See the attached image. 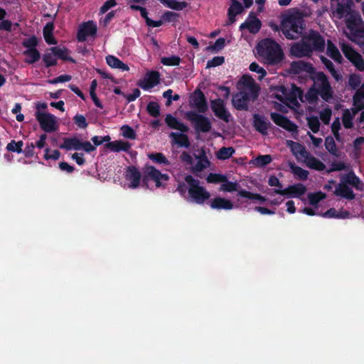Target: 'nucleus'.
Masks as SVG:
<instances>
[{
  "label": "nucleus",
  "mask_w": 364,
  "mask_h": 364,
  "mask_svg": "<svg viewBox=\"0 0 364 364\" xmlns=\"http://www.w3.org/2000/svg\"><path fill=\"white\" fill-rule=\"evenodd\" d=\"M124 177L127 181L130 182L129 187L136 188L140 184L141 180L144 185L147 186L149 181L155 182L156 187L164 186L161 181H167L169 179L168 174L162 173L159 170L153 166L146 165L143 170L141 176L139 170L134 166H129L125 171Z\"/></svg>",
  "instance_id": "nucleus-1"
},
{
  "label": "nucleus",
  "mask_w": 364,
  "mask_h": 364,
  "mask_svg": "<svg viewBox=\"0 0 364 364\" xmlns=\"http://www.w3.org/2000/svg\"><path fill=\"white\" fill-rule=\"evenodd\" d=\"M306 23L303 14L296 10L282 16V33L288 40H296L304 36Z\"/></svg>",
  "instance_id": "nucleus-2"
},
{
  "label": "nucleus",
  "mask_w": 364,
  "mask_h": 364,
  "mask_svg": "<svg viewBox=\"0 0 364 364\" xmlns=\"http://www.w3.org/2000/svg\"><path fill=\"white\" fill-rule=\"evenodd\" d=\"M348 185L360 191L364 190V183L355 175L354 171L351 170L346 174L341 176V182L336 185L333 194L349 200L354 199L355 194L353 189Z\"/></svg>",
  "instance_id": "nucleus-3"
},
{
  "label": "nucleus",
  "mask_w": 364,
  "mask_h": 364,
  "mask_svg": "<svg viewBox=\"0 0 364 364\" xmlns=\"http://www.w3.org/2000/svg\"><path fill=\"white\" fill-rule=\"evenodd\" d=\"M258 55L265 60L269 65L280 63L284 58V53L281 46L271 38H265L257 46Z\"/></svg>",
  "instance_id": "nucleus-4"
},
{
  "label": "nucleus",
  "mask_w": 364,
  "mask_h": 364,
  "mask_svg": "<svg viewBox=\"0 0 364 364\" xmlns=\"http://www.w3.org/2000/svg\"><path fill=\"white\" fill-rule=\"evenodd\" d=\"M185 181L188 185V193L191 200L197 204L202 205L210 197V193L200 186V181L194 178L191 175L185 176Z\"/></svg>",
  "instance_id": "nucleus-5"
},
{
  "label": "nucleus",
  "mask_w": 364,
  "mask_h": 364,
  "mask_svg": "<svg viewBox=\"0 0 364 364\" xmlns=\"http://www.w3.org/2000/svg\"><path fill=\"white\" fill-rule=\"evenodd\" d=\"M314 86L319 92L321 99L328 102L333 96V90L328 76L322 71L314 72L311 77Z\"/></svg>",
  "instance_id": "nucleus-6"
},
{
  "label": "nucleus",
  "mask_w": 364,
  "mask_h": 364,
  "mask_svg": "<svg viewBox=\"0 0 364 364\" xmlns=\"http://www.w3.org/2000/svg\"><path fill=\"white\" fill-rule=\"evenodd\" d=\"M346 24L350 33L348 38L355 41L357 38H364V22L358 12L355 11L346 18Z\"/></svg>",
  "instance_id": "nucleus-7"
},
{
  "label": "nucleus",
  "mask_w": 364,
  "mask_h": 364,
  "mask_svg": "<svg viewBox=\"0 0 364 364\" xmlns=\"http://www.w3.org/2000/svg\"><path fill=\"white\" fill-rule=\"evenodd\" d=\"M185 117L191 123L196 132L207 133L210 132L212 124L206 116L196 111H188L186 112Z\"/></svg>",
  "instance_id": "nucleus-8"
},
{
  "label": "nucleus",
  "mask_w": 364,
  "mask_h": 364,
  "mask_svg": "<svg viewBox=\"0 0 364 364\" xmlns=\"http://www.w3.org/2000/svg\"><path fill=\"white\" fill-rule=\"evenodd\" d=\"M352 0H331V11L333 17L341 20L350 16L355 11L352 9Z\"/></svg>",
  "instance_id": "nucleus-9"
},
{
  "label": "nucleus",
  "mask_w": 364,
  "mask_h": 364,
  "mask_svg": "<svg viewBox=\"0 0 364 364\" xmlns=\"http://www.w3.org/2000/svg\"><path fill=\"white\" fill-rule=\"evenodd\" d=\"M35 116L41 128L45 132L51 133L57 130L56 119L52 114L36 112Z\"/></svg>",
  "instance_id": "nucleus-10"
},
{
  "label": "nucleus",
  "mask_w": 364,
  "mask_h": 364,
  "mask_svg": "<svg viewBox=\"0 0 364 364\" xmlns=\"http://www.w3.org/2000/svg\"><path fill=\"white\" fill-rule=\"evenodd\" d=\"M341 50L345 57L352 63L357 70L361 72L364 71V60L358 52L348 44H343Z\"/></svg>",
  "instance_id": "nucleus-11"
},
{
  "label": "nucleus",
  "mask_w": 364,
  "mask_h": 364,
  "mask_svg": "<svg viewBox=\"0 0 364 364\" xmlns=\"http://www.w3.org/2000/svg\"><path fill=\"white\" fill-rule=\"evenodd\" d=\"M290 53L296 58L309 57L312 54V49L310 48V43L302 36L299 42L291 46Z\"/></svg>",
  "instance_id": "nucleus-12"
},
{
  "label": "nucleus",
  "mask_w": 364,
  "mask_h": 364,
  "mask_svg": "<svg viewBox=\"0 0 364 364\" xmlns=\"http://www.w3.org/2000/svg\"><path fill=\"white\" fill-rule=\"evenodd\" d=\"M306 41L310 43V48L314 51L323 52L325 49V40L323 37L316 31L311 30L309 33L304 36Z\"/></svg>",
  "instance_id": "nucleus-13"
},
{
  "label": "nucleus",
  "mask_w": 364,
  "mask_h": 364,
  "mask_svg": "<svg viewBox=\"0 0 364 364\" xmlns=\"http://www.w3.org/2000/svg\"><path fill=\"white\" fill-rule=\"evenodd\" d=\"M210 108L214 112V114L220 119L225 122H229L231 118V114L225 108L224 101L218 98L210 101Z\"/></svg>",
  "instance_id": "nucleus-14"
},
{
  "label": "nucleus",
  "mask_w": 364,
  "mask_h": 364,
  "mask_svg": "<svg viewBox=\"0 0 364 364\" xmlns=\"http://www.w3.org/2000/svg\"><path fill=\"white\" fill-rule=\"evenodd\" d=\"M96 23L92 21L84 22L79 27L77 33V39L79 42H84L88 36L94 37L97 33Z\"/></svg>",
  "instance_id": "nucleus-15"
},
{
  "label": "nucleus",
  "mask_w": 364,
  "mask_h": 364,
  "mask_svg": "<svg viewBox=\"0 0 364 364\" xmlns=\"http://www.w3.org/2000/svg\"><path fill=\"white\" fill-rule=\"evenodd\" d=\"M160 82V74L158 71H149L143 79L138 80L136 85L144 90H149Z\"/></svg>",
  "instance_id": "nucleus-16"
},
{
  "label": "nucleus",
  "mask_w": 364,
  "mask_h": 364,
  "mask_svg": "<svg viewBox=\"0 0 364 364\" xmlns=\"http://www.w3.org/2000/svg\"><path fill=\"white\" fill-rule=\"evenodd\" d=\"M262 27L261 21L256 16L255 14L251 11L246 21L240 26V30H248L250 33H257Z\"/></svg>",
  "instance_id": "nucleus-17"
},
{
  "label": "nucleus",
  "mask_w": 364,
  "mask_h": 364,
  "mask_svg": "<svg viewBox=\"0 0 364 364\" xmlns=\"http://www.w3.org/2000/svg\"><path fill=\"white\" fill-rule=\"evenodd\" d=\"M272 120L278 126L289 132H296L297 125L291 121L286 116L277 112H272L270 114Z\"/></svg>",
  "instance_id": "nucleus-18"
},
{
  "label": "nucleus",
  "mask_w": 364,
  "mask_h": 364,
  "mask_svg": "<svg viewBox=\"0 0 364 364\" xmlns=\"http://www.w3.org/2000/svg\"><path fill=\"white\" fill-rule=\"evenodd\" d=\"M306 191V188L305 186L302 183H296L291 186H288L284 189H274V193L282 195V196H288L292 198L300 197L304 195Z\"/></svg>",
  "instance_id": "nucleus-19"
},
{
  "label": "nucleus",
  "mask_w": 364,
  "mask_h": 364,
  "mask_svg": "<svg viewBox=\"0 0 364 364\" xmlns=\"http://www.w3.org/2000/svg\"><path fill=\"white\" fill-rule=\"evenodd\" d=\"M191 106L197 109L198 113H205L208 109V103L203 92L200 90L195 92L190 102Z\"/></svg>",
  "instance_id": "nucleus-20"
},
{
  "label": "nucleus",
  "mask_w": 364,
  "mask_h": 364,
  "mask_svg": "<svg viewBox=\"0 0 364 364\" xmlns=\"http://www.w3.org/2000/svg\"><path fill=\"white\" fill-rule=\"evenodd\" d=\"M250 100V95L246 92H240L235 94L232 99L233 106L237 110L247 111L248 109V101Z\"/></svg>",
  "instance_id": "nucleus-21"
},
{
  "label": "nucleus",
  "mask_w": 364,
  "mask_h": 364,
  "mask_svg": "<svg viewBox=\"0 0 364 364\" xmlns=\"http://www.w3.org/2000/svg\"><path fill=\"white\" fill-rule=\"evenodd\" d=\"M252 124L254 128L262 135H267L270 122L267 121L264 116L259 114H253Z\"/></svg>",
  "instance_id": "nucleus-22"
},
{
  "label": "nucleus",
  "mask_w": 364,
  "mask_h": 364,
  "mask_svg": "<svg viewBox=\"0 0 364 364\" xmlns=\"http://www.w3.org/2000/svg\"><path fill=\"white\" fill-rule=\"evenodd\" d=\"M165 122L168 127L179 130L181 132L187 133L189 131V128L187 125L184 124L171 114H168L166 116Z\"/></svg>",
  "instance_id": "nucleus-23"
},
{
  "label": "nucleus",
  "mask_w": 364,
  "mask_h": 364,
  "mask_svg": "<svg viewBox=\"0 0 364 364\" xmlns=\"http://www.w3.org/2000/svg\"><path fill=\"white\" fill-rule=\"evenodd\" d=\"M169 137L171 138L172 142L177 144L179 147L188 148L191 146V143L188 135L183 132H171L169 134Z\"/></svg>",
  "instance_id": "nucleus-24"
},
{
  "label": "nucleus",
  "mask_w": 364,
  "mask_h": 364,
  "mask_svg": "<svg viewBox=\"0 0 364 364\" xmlns=\"http://www.w3.org/2000/svg\"><path fill=\"white\" fill-rule=\"evenodd\" d=\"M105 147L114 152H119L121 151L128 152L131 148V144L128 141L122 140H115L105 144Z\"/></svg>",
  "instance_id": "nucleus-25"
},
{
  "label": "nucleus",
  "mask_w": 364,
  "mask_h": 364,
  "mask_svg": "<svg viewBox=\"0 0 364 364\" xmlns=\"http://www.w3.org/2000/svg\"><path fill=\"white\" fill-rule=\"evenodd\" d=\"M210 206L212 209L231 210L233 208V204L231 200L228 199L216 197L211 200Z\"/></svg>",
  "instance_id": "nucleus-26"
},
{
  "label": "nucleus",
  "mask_w": 364,
  "mask_h": 364,
  "mask_svg": "<svg viewBox=\"0 0 364 364\" xmlns=\"http://www.w3.org/2000/svg\"><path fill=\"white\" fill-rule=\"evenodd\" d=\"M306 166L311 169H314L318 171L325 170L326 165L319 159L312 156L310 153L304 159Z\"/></svg>",
  "instance_id": "nucleus-27"
},
{
  "label": "nucleus",
  "mask_w": 364,
  "mask_h": 364,
  "mask_svg": "<svg viewBox=\"0 0 364 364\" xmlns=\"http://www.w3.org/2000/svg\"><path fill=\"white\" fill-rule=\"evenodd\" d=\"M326 53L331 58H332L336 63H342L343 60V57L338 48L331 40L327 41Z\"/></svg>",
  "instance_id": "nucleus-28"
},
{
  "label": "nucleus",
  "mask_w": 364,
  "mask_h": 364,
  "mask_svg": "<svg viewBox=\"0 0 364 364\" xmlns=\"http://www.w3.org/2000/svg\"><path fill=\"white\" fill-rule=\"evenodd\" d=\"M241 81L245 86L247 87L250 89L253 100L257 99V97L259 95V88L255 84L253 78L250 75H245L242 77Z\"/></svg>",
  "instance_id": "nucleus-29"
},
{
  "label": "nucleus",
  "mask_w": 364,
  "mask_h": 364,
  "mask_svg": "<svg viewBox=\"0 0 364 364\" xmlns=\"http://www.w3.org/2000/svg\"><path fill=\"white\" fill-rule=\"evenodd\" d=\"M81 141L76 136L63 139V143L60 145V149L65 150H80Z\"/></svg>",
  "instance_id": "nucleus-30"
},
{
  "label": "nucleus",
  "mask_w": 364,
  "mask_h": 364,
  "mask_svg": "<svg viewBox=\"0 0 364 364\" xmlns=\"http://www.w3.org/2000/svg\"><path fill=\"white\" fill-rule=\"evenodd\" d=\"M49 50L54 54V55L63 60L69 61L72 63H76L75 59L69 56V50L65 47H51Z\"/></svg>",
  "instance_id": "nucleus-31"
},
{
  "label": "nucleus",
  "mask_w": 364,
  "mask_h": 364,
  "mask_svg": "<svg viewBox=\"0 0 364 364\" xmlns=\"http://www.w3.org/2000/svg\"><path fill=\"white\" fill-rule=\"evenodd\" d=\"M54 30V24L53 22L47 23L46 25L43 27V37L46 42L48 45H55L57 44V41L53 36V32Z\"/></svg>",
  "instance_id": "nucleus-32"
},
{
  "label": "nucleus",
  "mask_w": 364,
  "mask_h": 364,
  "mask_svg": "<svg viewBox=\"0 0 364 364\" xmlns=\"http://www.w3.org/2000/svg\"><path fill=\"white\" fill-rule=\"evenodd\" d=\"M356 92L353 96V105L357 108L358 111L364 109V104L363 100H364V82L361 85L360 88L356 89Z\"/></svg>",
  "instance_id": "nucleus-33"
},
{
  "label": "nucleus",
  "mask_w": 364,
  "mask_h": 364,
  "mask_svg": "<svg viewBox=\"0 0 364 364\" xmlns=\"http://www.w3.org/2000/svg\"><path fill=\"white\" fill-rule=\"evenodd\" d=\"M106 62L109 66L113 68H118L123 71L129 70V66L120 60L118 58L109 55L106 57Z\"/></svg>",
  "instance_id": "nucleus-34"
},
{
  "label": "nucleus",
  "mask_w": 364,
  "mask_h": 364,
  "mask_svg": "<svg viewBox=\"0 0 364 364\" xmlns=\"http://www.w3.org/2000/svg\"><path fill=\"white\" fill-rule=\"evenodd\" d=\"M161 4L175 11H181L186 9L188 4L186 1H177L176 0H159Z\"/></svg>",
  "instance_id": "nucleus-35"
},
{
  "label": "nucleus",
  "mask_w": 364,
  "mask_h": 364,
  "mask_svg": "<svg viewBox=\"0 0 364 364\" xmlns=\"http://www.w3.org/2000/svg\"><path fill=\"white\" fill-rule=\"evenodd\" d=\"M291 68L296 73L301 71H306L312 73L314 71V68L311 63H305L303 61H295L291 63Z\"/></svg>",
  "instance_id": "nucleus-36"
},
{
  "label": "nucleus",
  "mask_w": 364,
  "mask_h": 364,
  "mask_svg": "<svg viewBox=\"0 0 364 364\" xmlns=\"http://www.w3.org/2000/svg\"><path fill=\"white\" fill-rule=\"evenodd\" d=\"M289 143L291 144V151L294 155H299L304 159L306 156H308L309 152L306 151L303 144L293 141H289Z\"/></svg>",
  "instance_id": "nucleus-37"
},
{
  "label": "nucleus",
  "mask_w": 364,
  "mask_h": 364,
  "mask_svg": "<svg viewBox=\"0 0 364 364\" xmlns=\"http://www.w3.org/2000/svg\"><path fill=\"white\" fill-rule=\"evenodd\" d=\"M23 55L26 56L25 61L28 64H33L41 58V53L37 49H27Z\"/></svg>",
  "instance_id": "nucleus-38"
},
{
  "label": "nucleus",
  "mask_w": 364,
  "mask_h": 364,
  "mask_svg": "<svg viewBox=\"0 0 364 364\" xmlns=\"http://www.w3.org/2000/svg\"><path fill=\"white\" fill-rule=\"evenodd\" d=\"M289 167L292 173L297 177L299 180H306L309 176V171L303 169L302 168L291 163Z\"/></svg>",
  "instance_id": "nucleus-39"
},
{
  "label": "nucleus",
  "mask_w": 364,
  "mask_h": 364,
  "mask_svg": "<svg viewBox=\"0 0 364 364\" xmlns=\"http://www.w3.org/2000/svg\"><path fill=\"white\" fill-rule=\"evenodd\" d=\"M318 96L320 92L311 85L306 93L305 97L309 104L316 105L318 101Z\"/></svg>",
  "instance_id": "nucleus-40"
},
{
  "label": "nucleus",
  "mask_w": 364,
  "mask_h": 364,
  "mask_svg": "<svg viewBox=\"0 0 364 364\" xmlns=\"http://www.w3.org/2000/svg\"><path fill=\"white\" fill-rule=\"evenodd\" d=\"M148 158L154 163L163 165H169L170 162L163 153H151L148 154Z\"/></svg>",
  "instance_id": "nucleus-41"
},
{
  "label": "nucleus",
  "mask_w": 364,
  "mask_h": 364,
  "mask_svg": "<svg viewBox=\"0 0 364 364\" xmlns=\"http://www.w3.org/2000/svg\"><path fill=\"white\" fill-rule=\"evenodd\" d=\"M238 196L242 198H246L250 200H257L260 202L266 201V198L259 193H253L246 190H240L238 191Z\"/></svg>",
  "instance_id": "nucleus-42"
},
{
  "label": "nucleus",
  "mask_w": 364,
  "mask_h": 364,
  "mask_svg": "<svg viewBox=\"0 0 364 364\" xmlns=\"http://www.w3.org/2000/svg\"><path fill=\"white\" fill-rule=\"evenodd\" d=\"M326 149L333 156H338V151L333 138L331 136L325 139Z\"/></svg>",
  "instance_id": "nucleus-43"
},
{
  "label": "nucleus",
  "mask_w": 364,
  "mask_h": 364,
  "mask_svg": "<svg viewBox=\"0 0 364 364\" xmlns=\"http://www.w3.org/2000/svg\"><path fill=\"white\" fill-rule=\"evenodd\" d=\"M235 153V149L232 147H222L219 149L217 157L219 159L225 160L230 158Z\"/></svg>",
  "instance_id": "nucleus-44"
},
{
  "label": "nucleus",
  "mask_w": 364,
  "mask_h": 364,
  "mask_svg": "<svg viewBox=\"0 0 364 364\" xmlns=\"http://www.w3.org/2000/svg\"><path fill=\"white\" fill-rule=\"evenodd\" d=\"M23 142V141H16L15 140H11L6 146V149L9 151L16 152L18 154L22 153Z\"/></svg>",
  "instance_id": "nucleus-45"
},
{
  "label": "nucleus",
  "mask_w": 364,
  "mask_h": 364,
  "mask_svg": "<svg viewBox=\"0 0 364 364\" xmlns=\"http://www.w3.org/2000/svg\"><path fill=\"white\" fill-rule=\"evenodd\" d=\"M146 111L153 117L160 115V106L156 102H149L146 106Z\"/></svg>",
  "instance_id": "nucleus-46"
},
{
  "label": "nucleus",
  "mask_w": 364,
  "mask_h": 364,
  "mask_svg": "<svg viewBox=\"0 0 364 364\" xmlns=\"http://www.w3.org/2000/svg\"><path fill=\"white\" fill-rule=\"evenodd\" d=\"M161 63L166 66H176L181 63L180 57L177 55H171L169 57H163L161 58Z\"/></svg>",
  "instance_id": "nucleus-47"
},
{
  "label": "nucleus",
  "mask_w": 364,
  "mask_h": 364,
  "mask_svg": "<svg viewBox=\"0 0 364 364\" xmlns=\"http://www.w3.org/2000/svg\"><path fill=\"white\" fill-rule=\"evenodd\" d=\"M198 161L194 166V170L196 171H202L204 168L209 166L210 162L205 154L200 155L199 157H198Z\"/></svg>",
  "instance_id": "nucleus-48"
},
{
  "label": "nucleus",
  "mask_w": 364,
  "mask_h": 364,
  "mask_svg": "<svg viewBox=\"0 0 364 364\" xmlns=\"http://www.w3.org/2000/svg\"><path fill=\"white\" fill-rule=\"evenodd\" d=\"M43 61L45 63L46 68L55 66L57 65L58 60L55 55L51 53H46L43 55Z\"/></svg>",
  "instance_id": "nucleus-49"
},
{
  "label": "nucleus",
  "mask_w": 364,
  "mask_h": 364,
  "mask_svg": "<svg viewBox=\"0 0 364 364\" xmlns=\"http://www.w3.org/2000/svg\"><path fill=\"white\" fill-rule=\"evenodd\" d=\"M361 84V77L359 75L353 73L349 75L348 85L351 90L358 89Z\"/></svg>",
  "instance_id": "nucleus-50"
},
{
  "label": "nucleus",
  "mask_w": 364,
  "mask_h": 364,
  "mask_svg": "<svg viewBox=\"0 0 364 364\" xmlns=\"http://www.w3.org/2000/svg\"><path fill=\"white\" fill-rule=\"evenodd\" d=\"M326 194L321 191H318L309 195V203L312 205H317L318 203L326 198Z\"/></svg>",
  "instance_id": "nucleus-51"
},
{
  "label": "nucleus",
  "mask_w": 364,
  "mask_h": 364,
  "mask_svg": "<svg viewBox=\"0 0 364 364\" xmlns=\"http://www.w3.org/2000/svg\"><path fill=\"white\" fill-rule=\"evenodd\" d=\"M307 124L309 129L312 131V132L316 134L319 131L321 124L317 117L312 116L308 117Z\"/></svg>",
  "instance_id": "nucleus-52"
},
{
  "label": "nucleus",
  "mask_w": 364,
  "mask_h": 364,
  "mask_svg": "<svg viewBox=\"0 0 364 364\" xmlns=\"http://www.w3.org/2000/svg\"><path fill=\"white\" fill-rule=\"evenodd\" d=\"M207 181L211 183H218L227 181V176L220 173H210L207 176Z\"/></svg>",
  "instance_id": "nucleus-53"
},
{
  "label": "nucleus",
  "mask_w": 364,
  "mask_h": 364,
  "mask_svg": "<svg viewBox=\"0 0 364 364\" xmlns=\"http://www.w3.org/2000/svg\"><path fill=\"white\" fill-rule=\"evenodd\" d=\"M272 161V156L269 154L259 155L255 158V164L259 167H264L270 164Z\"/></svg>",
  "instance_id": "nucleus-54"
},
{
  "label": "nucleus",
  "mask_w": 364,
  "mask_h": 364,
  "mask_svg": "<svg viewBox=\"0 0 364 364\" xmlns=\"http://www.w3.org/2000/svg\"><path fill=\"white\" fill-rule=\"evenodd\" d=\"M244 8L239 1L232 0V4L228 10V12H230L235 15H238L242 14Z\"/></svg>",
  "instance_id": "nucleus-55"
},
{
  "label": "nucleus",
  "mask_w": 364,
  "mask_h": 364,
  "mask_svg": "<svg viewBox=\"0 0 364 364\" xmlns=\"http://www.w3.org/2000/svg\"><path fill=\"white\" fill-rule=\"evenodd\" d=\"M343 124L346 129H350L353 126V116L348 109H345L343 113Z\"/></svg>",
  "instance_id": "nucleus-56"
},
{
  "label": "nucleus",
  "mask_w": 364,
  "mask_h": 364,
  "mask_svg": "<svg viewBox=\"0 0 364 364\" xmlns=\"http://www.w3.org/2000/svg\"><path fill=\"white\" fill-rule=\"evenodd\" d=\"M249 69L252 72H255L259 74V76L258 77V80H262L267 75L266 70L263 68L260 67L259 64L257 63L256 62L252 63L250 65Z\"/></svg>",
  "instance_id": "nucleus-57"
},
{
  "label": "nucleus",
  "mask_w": 364,
  "mask_h": 364,
  "mask_svg": "<svg viewBox=\"0 0 364 364\" xmlns=\"http://www.w3.org/2000/svg\"><path fill=\"white\" fill-rule=\"evenodd\" d=\"M123 136L129 139H134L136 136V133L132 127L129 125H123L121 127Z\"/></svg>",
  "instance_id": "nucleus-58"
},
{
  "label": "nucleus",
  "mask_w": 364,
  "mask_h": 364,
  "mask_svg": "<svg viewBox=\"0 0 364 364\" xmlns=\"http://www.w3.org/2000/svg\"><path fill=\"white\" fill-rule=\"evenodd\" d=\"M178 17V14L170 11H165L161 16V18L164 22H175Z\"/></svg>",
  "instance_id": "nucleus-59"
},
{
  "label": "nucleus",
  "mask_w": 364,
  "mask_h": 364,
  "mask_svg": "<svg viewBox=\"0 0 364 364\" xmlns=\"http://www.w3.org/2000/svg\"><path fill=\"white\" fill-rule=\"evenodd\" d=\"M73 122L80 129H85L88 126L86 118L82 114H76L73 117Z\"/></svg>",
  "instance_id": "nucleus-60"
},
{
  "label": "nucleus",
  "mask_w": 364,
  "mask_h": 364,
  "mask_svg": "<svg viewBox=\"0 0 364 364\" xmlns=\"http://www.w3.org/2000/svg\"><path fill=\"white\" fill-rule=\"evenodd\" d=\"M225 39L224 38H219L215 41L213 45L208 47V49L217 53L222 50L225 47Z\"/></svg>",
  "instance_id": "nucleus-61"
},
{
  "label": "nucleus",
  "mask_w": 364,
  "mask_h": 364,
  "mask_svg": "<svg viewBox=\"0 0 364 364\" xmlns=\"http://www.w3.org/2000/svg\"><path fill=\"white\" fill-rule=\"evenodd\" d=\"M221 185L220 190L227 192H232L237 190L238 183L237 182L227 181L223 182Z\"/></svg>",
  "instance_id": "nucleus-62"
},
{
  "label": "nucleus",
  "mask_w": 364,
  "mask_h": 364,
  "mask_svg": "<svg viewBox=\"0 0 364 364\" xmlns=\"http://www.w3.org/2000/svg\"><path fill=\"white\" fill-rule=\"evenodd\" d=\"M225 62L223 56H215L207 62V68H213L221 65Z\"/></svg>",
  "instance_id": "nucleus-63"
},
{
  "label": "nucleus",
  "mask_w": 364,
  "mask_h": 364,
  "mask_svg": "<svg viewBox=\"0 0 364 364\" xmlns=\"http://www.w3.org/2000/svg\"><path fill=\"white\" fill-rule=\"evenodd\" d=\"M331 114V109L330 107H326L320 112V119L325 124H328L330 122Z\"/></svg>",
  "instance_id": "nucleus-64"
}]
</instances>
